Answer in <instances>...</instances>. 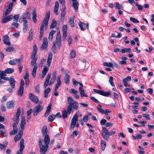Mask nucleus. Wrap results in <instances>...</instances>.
<instances>
[{
  "mask_svg": "<svg viewBox=\"0 0 154 154\" xmlns=\"http://www.w3.org/2000/svg\"><path fill=\"white\" fill-rule=\"evenodd\" d=\"M43 135H45L44 140L39 139V145L40 154H45L48 148V145L50 140L48 135L47 134V128L46 126H43L42 129Z\"/></svg>",
  "mask_w": 154,
  "mask_h": 154,
  "instance_id": "f257e3e1",
  "label": "nucleus"
},
{
  "mask_svg": "<svg viewBox=\"0 0 154 154\" xmlns=\"http://www.w3.org/2000/svg\"><path fill=\"white\" fill-rule=\"evenodd\" d=\"M37 51V48L35 44H34L33 46V50L31 56L32 60L30 64L31 66H34L33 68L32 74V76L35 77L36 76L37 69L38 68V66L36 61L37 60V56L36 55Z\"/></svg>",
  "mask_w": 154,
  "mask_h": 154,
  "instance_id": "f03ea898",
  "label": "nucleus"
},
{
  "mask_svg": "<svg viewBox=\"0 0 154 154\" xmlns=\"http://www.w3.org/2000/svg\"><path fill=\"white\" fill-rule=\"evenodd\" d=\"M50 17V11L47 12L46 14L45 17L44 19L42 20L41 26L40 27V34H39V40L41 41L42 40L44 32V28L45 26V28L48 27V21Z\"/></svg>",
  "mask_w": 154,
  "mask_h": 154,
  "instance_id": "7ed1b4c3",
  "label": "nucleus"
},
{
  "mask_svg": "<svg viewBox=\"0 0 154 154\" xmlns=\"http://www.w3.org/2000/svg\"><path fill=\"white\" fill-rule=\"evenodd\" d=\"M21 18L23 20L24 23L23 30L24 32L25 33L27 31L28 28V21L26 19H30V13L29 12H27L23 14L21 16Z\"/></svg>",
  "mask_w": 154,
  "mask_h": 154,
  "instance_id": "20e7f679",
  "label": "nucleus"
},
{
  "mask_svg": "<svg viewBox=\"0 0 154 154\" xmlns=\"http://www.w3.org/2000/svg\"><path fill=\"white\" fill-rule=\"evenodd\" d=\"M44 106L38 104L33 109V114L34 116H37L43 109Z\"/></svg>",
  "mask_w": 154,
  "mask_h": 154,
  "instance_id": "39448f33",
  "label": "nucleus"
},
{
  "mask_svg": "<svg viewBox=\"0 0 154 154\" xmlns=\"http://www.w3.org/2000/svg\"><path fill=\"white\" fill-rule=\"evenodd\" d=\"M78 115L75 114L72 118L69 129L72 130L75 126L78 120Z\"/></svg>",
  "mask_w": 154,
  "mask_h": 154,
  "instance_id": "423d86ee",
  "label": "nucleus"
},
{
  "mask_svg": "<svg viewBox=\"0 0 154 154\" xmlns=\"http://www.w3.org/2000/svg\"><path fill=\"white\" fill-rule=\"evenodd\" d=\"M93 91L105 97H108L111 94V93L110 91L106 92L102 90H100L95 89H93Z\"/></svg>",
  "mask_w": 154,
  "mask_h": 154,
  "instance_id": "0eeeda50",
  "label": "nucleus"
},
{
  "mask_svg": "<svg viewBox=\"0 0 154 154\" xmlns=\"http://www.w3.org/2000/svg\"><path fill=\"white\" fill-rule=\"evenodd\" d=\"M102 134L103 138L106 140H108L109 137V132L105 127L102 128Z\"/></svg>",
  "mask_w": 154,
  "mask_h": 154,
  "instance_id": "6e6552de",
  "label": "nucleus"
},
{
  "mask_svg": "<svg viewBox=\"0 0 154 154\" xmlns=\"http://www.w3.org/2000/svg\"><path fill=\"white\" fill-rule=\"evenodd\" d=\"M13 5V2H12L9 3V5L8 6V8L6 9L5 12H3V17H5L8 15L10 13L12 10Z\"/></svg>",
  "mask_w": 154,
  "mask_h": 154,
  "instance_id": "1a4fd4ad",
  "label": "nucleus"
},
{
  "mask_svg": "<svg viewBox=\"0 0 154 154\" xmlns=\"http://www.w3.org/2000/svg\"><path fill=\"white\" fill-rule=\"evenodd\" d=\"M24 140L22 138L20 141V149L17 152V154H22L23 152V150L24 148Z\"/></svg>",
  "mask_w": 154,
  "mask_h": 154,
  "instance_id": "9d476101",
  "label": "nucleus"
},
{
  "mask_svg": "<svg viewBox=\"0 0 154 154\" xmlns=\"http://www.w3.org/2000/svg\"><path fill=\"white\" fill-rule=\"evenodd\" d=\"M21 112V108L19 107L17 109L16 112L15 118L14 120V123H16L17 124H18L19 122V116L20 115Z\"/></svg>",
  "mask_w": 154,
  "mask_h": 154,
  "instance_id": "9b49d317",
  "label": "nucleus"
},
{
  "mask_svg": "<svg viewBox=\"0 0 154 154\" xmlns=\"http://www.w3.org/2000/svg\"><path fill=\"white\" fill-rule=\"evenodd\" d=\"M29 97L30 100L35 103H37L39 101L38 97L32 93L29 94Z\"/></svg>",
  "mask_w": 154,
  "mask_h": 154,
  "instance_id": "f8f14e48",
  "label": "nucleus"
},
{
  "mask_svg": "<svg viewBox=\"0 0 154 154\" xmlns=\"http://www.w3.org/2000/svg\"><path fill=\"white\" fill-rule=\"evenodd\" d=\"M62 30L63 31V40H66L67 35V25H64L62 26Z\"/></svg>",
  "mask_w": 154,
  "mask_h": 154,
  "instance_id": "ddd939ff",
  "label": "nucleus"
},
{
  "mask_svg": "<svg viewBox=\"0 0 154 154\" xmlns=\"http://www.w3.org/2000/svg\"><path fill=\"white\" fill-rule=\"evenodd\" d=\"M13 15H10L5 17H3V16L2 18V23H5L11 21L13 19Z\"/></svg>",
  "mask_w": 154,
  "mask_h": 154,
  "instance_id": "4468645a",
  "label": "nucleus"
},
{
  "mask_svg": "<svg viewBox=\"0 0 154 154\" xmlns=\"http://www.w3.org/2000/svg\"><path fill=\"white\" fill-rule=\"evenodd\" d=\"M72 110L71 109L70 110L67 107V110H64L62 112V115L63 118L65 119L67 118L68 115L70 114Z\"/></svg>",
  "mask_w": 154,
  "mask_h": 154,
  "instance_id": "2eb2a0df",
  "label": "nucleus"
},
{
  "mask_svg": "<svg viewBox=\"0 0 154 154\" xmlns=\"http://www.w3.org/2000/svg\"><path fill=\"white\" fill-rule=\"evenodd\" d=\"M67 102L68 104L67 107L70 110L71 109H72V104L74 101L72 98L71 97L69 96L67 98Z\"/></svg>",
  "mask_w": 154,
  "mask_h": 154,
  "instance_id": "dca6fc26",
  "label": "nucleus"
},
{
  "mask_svg": "<svg viewBox=\"0 0 154 154\" xmlns=\"http://www.w3.org/2000/svg\"><path fill=\"white\" fill-rule=\"evenodd\" d=\"M43 43L41 47V49L44 50L47 48L48 45V40L46 38H44L43 40Z\"/></svg>",
  "mask_w": 154,
  "mask_h": 154,
  "instance_id": "f3484780",
  "label": "nucleus"
},
{
  "mask_svg": "<svg viewBox=\"0 0 154 154\" xmlns=\"http://www.w3.org/2000/svg\"><path fill=\"white\" fill-rule=\"evenodd\" d=\"M7 72L5 70L4 71L1 72L0 71V85L3 84L5 82V81H2V79L5 77L7 75Z\"/></svg>",
  "mask_w": 154,
  "mask_h": 154,
  "instance_id": "a211bd4d",
  "label": "nucleus"
},
{
  "mask_svg": "<svg viewBox=\"0 0 154 154\" xmlns=\"http://www.w3.org/2000/svg\"><path fill=\"white\" fill-rule=\"evenodd\" d=\"M61 76L59 75L57 78V83L56 84V87L55 88L54 91H57L58 88L60 85L61 84V81L60 80Z\"/></svg>",
  "mask_w": 154,
  "mask_h": 154,
  "instance_id": "6ab92c4d",
  "label": "nucleus"
},
{
  "mask_svg": "<svg viewBox=\"0 0 154 154\" xmlns=\"http://www.w3.org/2000/svg\"><path fill=\"white\" fill-rule=\"evenodd\" d=\"M23 134V132L22 130L14 137V141L17 142L19 140L22 138Z\"/></svg>",
  "mask_w": 154,
  "mask_h": 154,
  "instance_id": "aec40b11",
  "label": "nucleus"
},
{
  "mask_svg": "<svg viewBox=\"0 0 154 154\" xmlns=\"http://www.w3.org/2000/svg\"><path fill=\"white\" fill-rule=\"evenodd\" d=\"M3 42L5 44L9 46L11 45L9 37L8 35H5L3 38Z\"/></svg>",
  "mask_w": 154,
  "mask_h": 154,
  "instance_id": "412c9836",
  "label": "nucleus"
},
{
  "mask_svg": "<svg viewBox=\"0 0 154 154\" xmlns=\"http://www.w3.org/2000/svg\"><path fill=\"white\" fill-rule=\"evenodd\" d=\"M53 54L52 53L50 52L48 53V55L47 60V64L48 67H50L52 61Z\"/></svg>",
  "mask_w": 154,
  "mask_h": 154,
  "instance_id": "4be33fe9",
  "label": "nucleus"
},
{
  "mask_svg": "<svg viewBox=\"0 0 154 154\" xmlns=\"http://www.w3.org/2000/svg\"><path fill=\"white\" fill-rule=\"evenodd\" d=\"M51 74L50 73H49L48 74L47 76L46 77V80L45 82L44 85V88H46L49 85V81L51 78Z\"/></svg>",
  "mask_w": 154,
  "mask_h": 154,
  "instance_id": "5701e85b",
  "label": "nucleus"
},
{
  "mask_svg": "<svg viewBox=\"0 0 154 154\" xmlns=\"http://www.w3.org/2000/svg\"><path fill=\"white\" fill-rule=\"evenodd\" d=\"M9 81L10 84L12 88H14L15 87V82L16 81L13 76L11 77Z\"/></svg>",
  "mask_w": 154,
  "mask_h": 154,
  "instance_id": "b1692460",
  "label": "nucleus"
},
{
  "mask_svg": "<svg viewBox=\"0 0 154 154\" xmlns=\"http://www.w3.org/2000/svg\"><path fill=\"white\" fill-rule=\"evenodd\" d=\"M32 19L33 22L35 23L37 21L36 10V8L33 9L32 13Z\"/></svg>",
  "mask_w": 154,
  "mask_h": 154,
  "instance_id": "393cba45",
  "label": "nucleus"
},
{
  "mask_svg": "<svg viewBox=\"0 0 154 154\" xmlns=\"http://www.w3.org/2000/svg\"><path fill=\"white\" fill-rule=\"evenodd\" d=\"M51 104L50 103L47 107L46 110L45 112L44 116L45 117H47L50 114L51 110Z\"/></svg>",
  "mask_w": 154,
  "mask_h": 154,
  "instance_id": "a878e982",
  "label": "nucleus"
},
{
  "mask_svg": "<svg viewBox=\"0 0 154 154\" xmlns=\"http://www.w3.org/2000/svg\"><path fill=\"white\" fill-rule=\"evenodd\" d=\"M6 104L7 107L8 109L11 108L15 105V103L13 100L9 101L7 102Z\"/></svg>",
  "mask_w": 154,
  "mask_h": 154,
  "instance_id": "bb28decb",
  "label": "nucleus"
},
{
  "mask_svg": "<svg viewBox=\"0 0 154 154\" xmlns=\"http://www.w3.org/2000/svg\"><path fill=\"white\" fill-rule=\"evenodd\" d=\"M20 61V59H15L11 60L9 61V63L11 65H14L19 63Z\"/></svg>",
  "mask_w": 154,
  "mask_h": 154,
  "instance_id": "cd10ccee",
  "label": "nucleus"
},
{
  "mask_svg": "<svg viewBox=\"0 0 154 154\" xmlns=\"http://www.w3.org/2000/svg\"><path fill=\"white\" fill-rule=\"evenodd\" d=\"M49 68L47 67L46 66H44L43 69L42 71V78L43 79L46 75L48 70Z\"/></svg>",
  "mask_w": 154,
  "mask_h": 154,
  "instance_id": "c85d7f7f",
  "label": "nucleus"
},
{
  "mask_svg": "<svg viewBox=\"0 0 154 154\" xmlns=\"http://www.w3.org/2000/svg\"><path fill=\"white\" fill-rule=\"evenodd\" d=\"M0 131L1 133L0 134L2 135V137H7V134L6 133V130L5 128V126L4 125V128L0 129Z\"/></svg>",
  "mask_w": 154,
  "mask_h": 154,
  "instance_id": "c756f323",
  "label": "nucleus"
},
{
  "mask_svg": "<svg viewBox=\"0 0 154 154\" xmlns=\"http://www.w3.org/2000/svg\"><path fill=\"white\" fill-rule=\"evenodd\" d=\"M59 6V4L58 2L57 1L56 2L54 8V12L56 15H57L58 14Z\"/></svg>",
  "mask_w": 154,
  "mask_h": 154,
  "instance_id": "7c9ffc66",
  "label": "nucleus"
},
{
  "mask_svg": "<svg viewBox=\"0 0 154 154\" xmlns=\"http://www.w3.org/2000/svg\"><path fill=\"white\" fill-rule=\"evenodd\" d=\"M26 124V120L24 118L22 117L21 121L20 123V128L22 129V130H23L24 129V125Z\"/></svg>",
  "mask_w": 154,
  "mask_h": 154,
  "instance_id": "2f4dec72",
  "label": "nucleus"
},
{
  "mask_svg": "<svg viewBox=\"0 0 154 154\" xmlns=\"http://www.w3.org/2000/svg\"><path fill=\"white\" fill-rule=\"evenodd\" d=\"M74 16L73 17H70L69 18V23L70 26L71 27H73L74 26Z\"/></svg>",
  "mask_w": 154,
  "mask_h": 154,
  "instance_id": "473e14b6",
  "label": "nucleus"
},
{
  "mask_svg": "<svg viewBox=\"0 0 154 154\" xmlns=\"http://www.w3.org/2000/svg\"><path fill=\"white\" fill-rule=\"evenodd\" d=\"M78 5L79 2L77 1L73 2L72 3V6L75 12H76L78 10Z\"/></svg>",
  "mask_w": 154,
  "mask_h": 154,
  "instance_id": "72a5a7b5",
  "label": "nucleus"
},
{
  "mask_svg": "<svg viewBox=\"0 0 154 154\" xmlns=\"http://www.w3.org/2000/svg\"><path fill=\"white\" fill-rule=\"evenodd\" d=\"M33 31L32 29H31L29 32V35L28 37V40L31 41L33 38Z\"/></svg>",
  "mask_w": 154,
  "mask_h": 154,
  "instance_id": "f704fd0d",
  "label": "nucleus"
},
{
  "mask_svg": "<svg viewBox=\"0 0 154 154\" xmlns=\"http://www.w3.org/2000/svg\"><path fill=\"white\" fill-rule=\"evenodd\" d=\"M65 76L64 78V82L66 84H68L69 82V75L67 73H65Z\"/></svg>",
  "mask_w": 154,
  "mask_h": 154,
  "instance_id": "c9c22d12",
  "label": "nucleus"
},
{
  "mask_svg": "<svg viewBox=\"0 0 154 154\" xmlns=\"http://www.w3.org/2000/svg\"><path fill=\"white\" fill-rule=\"evenodd\" d=\"M51 90V89L50 88H48L44 90V97L45 98H47L48 97V94L50 92Z\"/></svg>",
  "mask_w": 154,
  "mask_h": 154,
  "instance_id": "e433bc0d",
  "label": "nucleus"
},
{
  "mask_svg": "<svg viewBox=\"0 0 154 154\" xmlns=\"http://www.w3.org/2000/svg\"><path fill=\"white\" fill-rule=\"evenodd\" d=\"M56 32V31L53 30L50 32L48 37L49 40H50L51 41L52 40L53 38V35Z\"/></svg>",
  "mask_w": 154,
  "mask_h": 154,
  "instance_id": "4c0bfd02",
  "label": "nucleus"
},
{
  "mask_svg": "<svg viewBox=\"0 0 154 154\" xmlns=\"http://www.w3.org/2000/svg\"><path fill=\"white\" fill-rule=\"evenodd\" d=\"M79 25L82 30H84L85 29V24L82 22H80L79 23Z\"/></svg>",
  "mask_w": 154,
  "mask_h": 154,
  "instance_id": "58836bf2",
  "label": "nucleus"
},
{
  "mask_svg": "<svg viewBox=\"0 0 154 154\" xmlns=\"http://www.w3.org/2000/svg\"><path fill=\"white\" fill-rule=\"evenodd\" d=\"M24 88L20 87L17 91V94L19 96L22 97L23 93Z\"/></svg>",
  "mask_w": 154,
  "mask_h": 154,
  "instance_id": "ea45409f",
  "label": "nucleus"
},
{
  "mask_svg": "<svg viewBox=\"0 0 154 154\" xmlns=\"http://www.w3.org/2000/svg\"><path fill=\"white\" fill-rule=\"evenodd\" d=\"M100 145L102 150H104L106 146V142L104 140H102L100 143Z\"/></svg>",
  "mask_w": 154,
  "mask_h": 154,
  "instance_id": "a19ab883",
  "label": "nucleus"
},
{
  "mask_svg": "<svg viewBox=\"0 0 154 154\" xmlns=\"http://www.w3.org/2000/svg\"><path fill=\"white\" fill-rule=\"evenodd\" d=\"M79 91L80 92V94L81 97H88V95L85 93L84 90L83 89L79 90Z\"/></svg>",
  "mask_w": 154,
  "mask_h": 154,
  "instance_id": "79ce46f5",
  "label": "nucleus"
},
{
  "mask_svg": "<svg viewBox=\"0 0 154 154\" xmlns=\"http://www.w3.org/2000/svg\"><path fill=\"white\" fill-rule=\"evenodd\" d=\"M64 10H64L63 8L61 10L62 11L60 14V19L61 20H63L64 19V17L66 14V12Z\"/></svg>",
  "mask_w": 154,
  "mask_h": 154,
  "instance_id": "37998d69",
  "label": "nucleus"
},
{
  "mask_svg": "<svg viewBox=\"0 0 154 154\" xmlns=\"http://www.w3.org/2000/svg\"><path fill=\"white\" fill-rule=\"evenodd\" d=\"M73 109L76 110H77L79 107L78 103L76 101H75L72 104V107Z\"/></svg>",
  "mask_w": 154,
  "mask_h": 154,
  "instance_id": "c03bdc74",
  "label": "nucleus"
},
{
  "mask_svg": "<svg viewBox=\"0 0 154 154\" xmlns=\"http://www.w3.org/2000/svg\"><path fill=\"white\" fill-rule=\"evenodd\" d=\"M56 78V76L54 74L53 75V76L51 78V81L49 83V85H51L53 84Z\"/></svg>",
  "mask_w": 154,
  "mask_h": 154,
  "instance_id": "a18cd8bd",
  "label": "nucleus"
},
{
  "mask_svg": "<svg viewBox=\"0 0 154 154\" xmlns=\"http://www.w3.org/2000/svg\"><path fill=\"white\" fill-rule=\"evenodd\" d=\"M55 118V116L54 115H51L49 116L48 120L49 122H52Z\"/></svg>",
  "mask_w": 154,
  "mask_h": 154,
  "instance_id": "49530a36",
  "label": "nucleus"
},
{
  "mask_svg": "<svg viewBox=\"0 0 154 154\" xmlns=\"http://www.w3.org/2000/svg\"><path fill=\"white\" fill-rule=\"evenodd\" d=\"M57 23L56 21L54 19L53 20L50 26V28L52 29L55 27L57 25Z\"/></svg>",
  "mask_w": 154,
  "mask_h": 154,
  "instance_id": "de8ad7c7",
  "label": "nucleus"
},
{
  "mask_svg": "<svg viewBox=\"0 0 154 154\" xmlns=\"http://www.w3.org/2000/svg\"><path fill=\"white\" fill-rule=\"evenodd\" d=\"M53 42L55 43L58 46L59 48H60L61 45V40L56 39V41Z\"/></svg>",
  "mask_w": 154,
  "mask_h": 154,
  "instance_id": "09e8293b",
  "label": "nucleus"
},
{
  "mask_svg": "<svg viewBox=\"0 0 154 154\" xmlns=\"http://www.w3.org/2000/svg\"><path fill=\"white\" fill-rule=\"evenodd\" d=\"M103 65L105 66H107L110 67H113V64L110 62H104L103 63Z\"/></svg>",
  "mask_w": 154,
  "mask_h": 154,
  "instance_id": "8fccbe9b",
  "label": "nucleus"
},
{
  "mask_svg": "<svg viewBox=\"0 0 154 154\" xmlns=\"http://www.w3.org/2000/svg\"><path fill=\"white\" fill-rule=\"evenodd\" d=\"M6 72L8 74H11L14 72V69H13L8 68L5 70Z\"/></svg>",
  "mask_w": 154,
  "mask_h": 154,
  "instance_id": "3c124183",
  "label": "nucleus"
},
{
  "mask_svg": "<svg viewBox=\"0 0 154 154\" xmlns=\"http://www.w3.org/2000/svg\"><path fill=\"white\" fill-rule=\"evenodd\" d=\"M19 24L17 22H14L12 23L11 26V28H17L19 26Z\"/></svg>",
  "mask_w": 154,
  "mask_h": 154,
  "instance_id": "603ef678",
  "label": "nucleus"
},
{
  "mask_svg": "<svg viewBox=\"0 0 154 154\" xmlns=\"http://www.w3.org/2000/svg\"><path fill=\"white\" fill-rule=\"evenodd\" d=\"M65 2V0H59V2L60 4H62V7L63 8L64 10L66 9Z\"/></svg>",
  "mask_w": 154,
  "mask_h": 154,
  "instance_id": "864d4df0",
  "label": "nucleus"
},
{
  "mask_svg": "<svg viewBox=\"0 0 154 154\" xmlns=\"http://www.w3.org/2000/svg\"><path fill=\"white\" fill-rule=\"evenodd\" d=\"M76 56L75 52L73 50H72L70 52V56L71 58H72L75 57Z\"/></svg>",
  "mask_w": 154,
  "mask_h": 154,
  "instance_id": "5fc2aeb1",
  "label": "nucleus"
},
{
  "mask_svg": "<svg viewBox=\"0 0 154 154\" xmlns=\"http://www.w3.org/2000/svg\"><path fill=\"white\" fill-rule=\"evenodd\" d=\"M20 16V15L19 14H16L13 16V18L14 21L17 22L18 21V19Z\"/></svg>",
  "mask_w": 154,
  "mask_h": 154,
  "instance_id": "6e6d98bb",
  "label": "nucleus"
},
{
  "mask_svg": "<svg viewBox=\"0 0 154 154\" xmlns=\"http://www.w3.org/2000/svg\"><path fill=\"white\" fill-rule=\"evenodd\" d=\"M29 77V74L28 73H26V75L24 76V79L25 81L26 84H27V82L28 81V78Z\"/></svg>",
  "mask_w": 154,
  "mask_h": 154,
  "instance_id": "4d7b16f0",
  "label": "nucleus"
},
{
  "mask_svg": "<svg viewBox=\"0 0 154 154\" xmlns=\"http://www.w3.org/2000/svg\"><path fill=\"white\" fill-rule=\"evenodd\" d=\"M111 113V110L106 109L104 110L103 113L106 116H107L108 114H110Z\"/></svg>",
  "mask_w": 154,
  "mask_h": 154,
  "instance_id": "13d9d810",
  "label": "nucleus"
},
{
  "mask_svg": "<svg viewBox=\"0 0 154 154\" xmlns=\"http://www.w3.org/2000/svg\"><path fill=\"white\" fill-rule=\"evenodd\" d=\"M130 20L133 23H138L139 22V21L137 20L133 17H130Z\"/></svg>",
  "mask_w": 154,
  "mask_h": 154,
  "instance_id": "bf43d9fd",
  "label": "nucleus"
},
{
  "mask_svg": "<svg viewBox=\"0 0 154 154\" xmlns=\"http://www.w3.org/2000/svg\"><path fill=\"white\" fill-rule=\"evenodd\" d=\"M6 51L11 52L13 51L14 50V48L13 47H9L5 49Z\"/></svg>",
  "mask_w": 154,
  "mask_h": 154,
  "instance_id": "052dcab7",
  "label": "nucleus"
},
{
  "mask_svg": "<svg viewBox=\"0 0 154 154\" xmlns=\"http://www.w3.org/2000/svg\"><path fill=\"white\" fill-rule=\"evenodd\" d=\"M113 78L111 76L109 78V82H110L111 85L113 86L114 85L113 82Z\"/></svg>",
  "mask_w": 154,
  "mask_h": 154,
  "instance_id": "680f3d73",
  "label": "nucleus"
},
{
  "mask_svg": "<svg viewBox=\"0 0 154 154\" xmlns=\"http://www.w3.org/2000/svg\"><path fill=\"white\" fill-rule=\"evenodd\" d=\"M72 37L70 36H68L67 39L68 44L69 45L71 44L72 43Z\"/></svg>",
  "mask_w": 154,
  "mask_h": 154,
  "instance_id": "e2e57ef3",
  "label": "nucleus"
},
{
  "mask_svg": "<svg viewBox=\"0 0 154 154\" xmlns=\"http://www.w3.org/2000/svg\"><path fill=\"white\" fill-rule=\"evenodd\" d=\"M35 90L36 92L38 93H39L40 90V87L39 85H37L35 87Z\"/></svg>",
  "mask_w": 154,
  "mask_h": 154,
  "instance_id": "0e129e2a",
  "label": "nucleus"
},
{
  "mask_svg": "<svg viewBox=\"0 0 154 154\" xmlns=\"http://www.w3.org/2000/svg\"><path fill=\"white\" fill-rule=\"evenodd\" d=\"M70 92L73 94H76L78 93V91L74 89H71L70 90Z\"/></svg>",
  "mask_w": 154,
  "mask_h": 154,
  "instance_id": "69168bd1",
  "label": "nucleus"
},
{
  "mask_svg": "<svg viewBox=\"0 0 154 154\" xmlns=\"http://www.w3.org/2000/svg\"><path fill=\"white\" fill-rule=\"evenodd\" d=\"M106 120L105 119H102L100 121V123L101 125H104L106 123Z\"/></svg>",
  "mask_w": 154,
  "mask_h": 154,
  "instance_id": "338daca9",
  "label": "nucleus"
},
{
  "mask_svg": "<svg viewBox=\"0 0 154 154\" xmlns=\"http://www.w3.org/2000/svg\"><path fill=\"white\" fill-rule=\"evenodd\" d=\"M17 132V131L13 129V130L11 131L10 133V134L11 135H14L16 134Z\"/></svg>",
  "mask_w": 154,
  "mask_h": 154,
  "instance_id": "774afa93",
  "label": "nucleus"
}]
</instances>
